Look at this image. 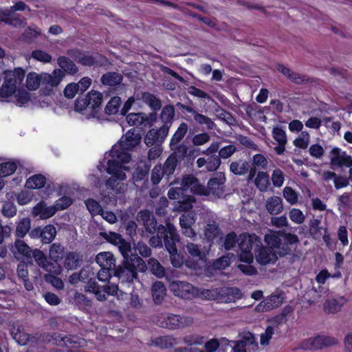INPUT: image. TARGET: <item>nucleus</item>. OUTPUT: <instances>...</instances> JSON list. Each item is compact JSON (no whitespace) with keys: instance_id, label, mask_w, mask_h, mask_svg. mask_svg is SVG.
Segmentation results:
<instances>
[{"instance_id":"79ce46f5","label":"nucleus","mask_w":352,"mask_h":352,"mask_svg":"<svg viewBox=\"0 0 352 352\" xmlns=\"http://www.w3.org/2000/svg\"><path fill=\"white\" fill-rule=\"evenodd\" d=\"M255 185L261 191H265L270 184L269 176L266 172L260 171L255 179Z\"/></svg>"},{"instance_id":"c85d7f7f","label":"nucleus","mask_w":352,"mask_h":352,"mask_svg":"<svg viewBox=\"0 0 352 352\" xmlns=\"http://www.w3.org/2000/svg\"><path fill=\"white\" fill-rule=\"evenodd\" d=\"M137 218L138 221H142L144 226L149 233H153L154 231L152 229L154 230V216L149 210H143L140 211Z\"/></svg>"},{"instance_id":"412c9836","label":"nucleus","mask_w":352,"mask_h":352,"mask_svg":"<svg viewBox=\"0 0 352 352\" xmlns=\"http://www.w3.org/2000/svg\"><path fill=\"white\" fill-rule=\"evenodd\" d=\"M96 261L100 267L107 268V270L116 269V259L113 254L109 252H104L98 254L96 256Z\"/></svg>"},{"instance_id":"052dcab7","label":"nucleus","mask_w":352,"mask_h":352,"mask_svg":"<svg viewBox=\"0 0 352 352\" xmlns=\"http://www.w3.org/2000/svg\"><path fill=\"white\" fill-rule=\"evenodd\" d=\"M44 280L47 283H50L54 287L57 289H63L64 287V283L62 279L54 274H45L44 275Z\"/></svg>"},{"instance_id":"b1692460","label":"nucleus","mask_w":352,"mask_h":352,"mask_svg":"<svg viewBox=\"0 0 352 352\" xmlns=\"http://www.w3.org/2000/svg\"><path fill=\"white\" fill-rule=\"evenodd\" d=\"M65 77V74L60 69H54L52 74H44L42 78V82L45 85H49L52 87L58 86L63 78Z\"/></svg>"},{"instance_id":"3c124183","label":"nucleus","mask_w":352,"mask_h":352,"mask_svg":"<svg viewBox=\"0 0 352 352\" xmlns=\"http://www.w3.org/2000/svg\"><path fill=\"white\" fill-rule=\"evenodd\" d=\"M118 270V267L116 269L113 270H107V268L101 267L97 274V278L98 280L103 283H108L112 276L118 277L116 275V271Z\"/></svg>"},{"instance_id":"de8ad7c7","label":"nucleus","mask_w":352,"mask_h":352,"mask_svg":"<svg viewBox=\"0 0 352 352\" xmlns=\"http://www.w3.org/2000/svg\"><path fill=\"white\" fill-rule=\"evenodd\" d=\"M65 346L67 348L68 352L75 351L81 346V339L73 335L66 336Z\"/></svg>"},{"instance_id":"e2e57ef3","label":"nucleus","mask_w":352,"mask_h":352,"mask_svg":"<svg viewBox=\"0 0 352 352\" xmlns=\"http://www.w3.org/2000/svg\"><path fill=\"white\" fill-rule=\"evenodd\" d=\"M198 179L192 174L184 175L182 179L181 186L183 190L191 189L197 182Z\"/></svg>"},{"instance_id":"6ab92c4d","label":"nucleus","mask_w":352,"mask_h":352,"mask_svg":"<svg viewBox=\"0 0 352 352\" xmlns=\"http://www.w3.org/2000/svg\"><path fill=\"white\" fill-rule=\"evenodd\" d=\"M151 165L144 161H140L137 163L135 171L133 173V179L134 183L142 181H147Z\"/></svg>"},{"instance_id":"9d476101","label":"nucleus","mask_w":352,"mask_h":352,"mask_svg":"<svg viewBox=\"0 0 352 352\" xmlns=\"http://www.w3.org/2000/svg\"><path fill=\"white\" fill-rule=\"evenodd\" d=\"M174 295L186 300H192L199 296V289L185 281L173 282L170 285Z\"/></svg>"},{"instance_id":"0e129e2a","label":"nucleus","mask_w":352,"mask_h":352,"mask_svg":"<svg viewBox=\"0 0 352 352\" xmlns=\"http://www.w3.org/2000/svg\"><path fill=\"white\" fill-rule=\"evenodd\" d=\"M184 340L188 346L201 345L205 342L206 338L202 336L192 334L186 336Z\"/></svg>"},{"instance_id":"f3484780","label":"nucleus","mask_w":352,"mask_h":352,"mask_svg":"<svg viewBox=\"0 0 352 352\" xmlns=\"http://www.w3.org/2000/svg\"><path fill=\"white\" fill-rule=\"evenodd\" d=\"M272 137L278 142V146L274 147V151L278 155H283L285 151V146L287 138L285 131L280 127L276 126L272 130Z\"/></svg>"},{"instance_id":"6e6d98bb","label":"nucleus","mask_w":352,"mask_h":352,"mask_svg":"<svg viewBox=\"0 0 352 352\" xmlns=\"http://www.w3.org/2000/svg\"><path fill=\"white\" fill-rule=\"evenodd\" d=\"M85 205L89 212L93 216L99 214L102 210L99 202L91 198L85 201Z\"/></svg>"},{"instance_id":"5701e85b","label":"nucleus","mask_w":352,"mask_h":352,"mask_svg":"<svg viewBox=\"0 0 352 352\" xmlns=\"http://www.w3.org/2000/svg\"><path fill=\"white\" fill-rule=\"evenodd\" d=\"M34 212L39 214L42 219H47L53 217L57 210L55 205L47 206L43 201L38 203L34 208Z\"/></svg>"},{"instance_id":"7ed1b4c3","label":"nucleus","mask_w":352,"mask_h":352,"mask_svg":"<svg viewBox=\"0 0 352 352\" xmlns=\"http://www.w3.org/2000/svg\"><path fill=\"white\" fill-rule=\"evenodd\" d=\"M118 249L123 256L122 264L118 265V270L116 271V275L119 278H123L126 280H133L137 278V272H144L147 270V265L144 260L137 254H131V245L122 238L118 243Z\"/></svg>"},{"instance_id":"39448f33","label":"nucleus","mask_w":352,"mask_h":352,"mask_svg":"<svg viewBox=\"0 0 352 352\" xmlns=\"http://www.w3.org/2000/svg\"><path fill=\"white\" fill-rule=\"evenodd\" d=\"M67 54L73 58L78 63L85 67H103L109 64L106 56L101 54H89L79 49H69Z\"/></svg>"},{"instance_id":"2f4dec72","label":"nucleus","mask_w":352,"mask_h":352,"mask_svg":"<svg viewBox=\"0 0 352 352\" xmlns=\"http://www.w3.org/2000/svg\"><path fill=\"white\" fill-rule=\"evenodd\" d=\"M187 124L185 122L181 123L170 139V147L171 150H174L175 148L174 146H177L178 143L184 138L187 133Z\"/></svg>"},{"instance_id":"4468645a","label":"nucleus","mask_w":352,"mask_h":352,"mask_svg":"<svg viewBox=\"0 0 352 352\" xmlns=\"http://www.w3.org/2000/svg\"><path fill=\"white\" fill-rule=\"evenodd\" d=\"M285 293L282 291L278 294H272L258 304L255 310L258 312H266L280 307L285 299Z\"/></svg>"},{"instance_id":"338daca9","label":"nucleus","mask_w":352,"mask_h":352,"mask_svg":"<svg viewBox=\"0 0 352 352\" xmlns=\"http://www.w3.org/2000/svg\"><path fill=\"white\" fill-rule=\"evenodd\" d=\"M17 104L21 107L28 103L30 100V95L28 91L23 89H19L15 94Z\"/></svg>"},{"instance_id":"f03ea898","label":"nucleus","mask_w":352,"mask_h":352,"mask_svg":"<svg viewBox=\"0 0 352 352\" xmlns=\"http://www.w3.org/2000/svg\"><path fill=\"white\" fill-rule=\"evenodd\" d=\"M155 248L164 245L173 266L180 268L184 263V256L177 250V244L179 243L180 237L175 226L167 221L166 226L160 225L157 228L155 220Z\"/></svg>"},{"instance_id":"473e14b6","label":"nucleus","mask_w":352,"mask_h":352,"mask_svg":"<svg viewBox=\"0 0 352 352\" xmlns=\"http://www.w3.org/2000/svg\"><path fill=\"white\" fill-rule=\"evenodd\" d=\"M221 233V229L215 221L207 223L204 230L205 237L210 242H212Z\"/></svg>"},{"instance_id":"58836bf2","label":"nucleus","mask_w":352,"mask_h":352,"mask_svg":"<svg viewBox=\"0 0 352 352\" xmlns=\"http://www.w3.org/2000/svg\"><path fill=\"white\" fill-rule=\"evenodd\" d=\"M56 229L52 224L46 225L42 228L41 242L45 244L50 243L56 236Z\"/></svg>"},{"instance_id":"f8f14e48","label":"nucleus","mask_w":352,"mask_h":352,"mask_svg":"<svg viewBox=\"0 0 352 352\" xmlns=\"http://www.w3.org/2000/svg\"><path fill=\"white\" fill-rule=\"evenodd\" d=\"M103 96L98 91L92 90L89 92L85 98L77 99L75 102V108L78 111H82L87 107L96 110L99 108L102 102Z\"/></svg>"},{"instance_id":"cd10ccee","label":"nucleus","mask_w":352,"mask_h":352,"mask_svg":"<svg viewBox=\"0 0 352 352\" xmlns=\"http://www.w3.org/2000/svg\"><path fill=\"white\" fill-rule=\"evenodd\" d=\"M177 165V160L176 157L170 155L165 161L163 167H161L162 176H166L168 182H169L170 177L173 175Z\"/></svg>"},{"instance_id":"9b49d317","label":"nucleus","mask_w":352,"mask_h":352,"mask_svg":"<svg viewBox=\"0 0 352 352\" xmlns=\"http://www.w3.org/2000/svg\"><path fill=\"white\" fill-rule=\"evenodd\" d=\"M338 339L329 336H317L308 339L302 344V349L318 350L338 344Z\"/></svg>"},{"instance_id":"1a4fd4ad","label":"nucleus","mask_w":352,"mask_h":352,"mask_svg":"<svg viewBox=\"0 0 352 352\" xmlns=\"http://www.w3.org/2000/svg\"><path fill=\"white\" fill-rule=\"evenodd\" d=\"M124 164L126 163L116 158L107 161V172L111 175L106 181V186L108 188L115 190L119 184L118 181H123L126 179L124 170H129V167L124 165Z\"/></svg>"},{"instance_id":"680f3d73","label":"nucleus","mask_w":352,"mask_h":352,"mask_svg":"<svg viewBox=\"0 0 352 352\" xmlns=\"http://www.w3.org/2000/svg\"><path fill=\"white\" fill-rule=\"evenodd\" d=\"M31 56L34 59L45 63H50L52 60V56L41 50H33Z\"/></svg>"},{"instance_id":"c9c22d12","label":"nucleus","mask_w":352,"mask_h":352,"mask_svg":"<svg viewBox=\"0 0 352 352\" xmlns=\"http://www.w3.org/2000/svg\"><path fill=\"white\" fill-rule=\"evenodd\" d=\"M176 344V339L172 336L167 335L155 338V346L163 349H172Z\"/></svg>"},{"instance_id":"dca6fc26","label":"nucleus","mask_w":352,"mask_h":352,"mask_svg":"<svg viewBox=\"0 0 352 352\" xmlns=\"http://www.w3.org/2000/svg\"><path fill=\"white\" fill-rule=\"evenodd\" d=\"M83 262V255L77 251H69L65 253L63 266L67 270H74L80 267Z\"/></svg>"},{"instance_id":"6e6552de","label":"nucleus","mask_w":352,"mask_h":352,"mask_svg":"<svg viewBox=\"0 0 352 352\" xmlns=\"http://www.w3.org/2000/svg\"><path fill=\"white\" fill-rule=\"evenodd\" d=\"M261 245L259 238L254 234L243 233L240 234L238 243L240 250V253L239 254V260L241 262L251 264L254 259L252 252L253 246L255 245L258 248Z\"/></svg>"},{"instance_id":"13d9d810","label":"nucleus","mask_w":352,"mask_h":352,"mask_svg":"<svg viewBox=\"0 0 352 352\" xmlns=\"http://www.w3.org/2000/svg\"><path fill=\"white\" fill-rule=\"evenodd\" d=\"M100 235L107 242L115 245H118V243H120V241H122V238L120 234L114 232H101L100 233Z\"/></svg>"},{"instance_id":"a18cd8bd","label":"nucleus","mask_w":352,"mask_h":352,"mask_svg":"<svg viewBox=\"0 0 352 352\" xmlns=\"http://www.w3.org/2000/svg\"><path fill=\"white\" fill-rule=\"evenodd\" d=\"M60 262V261L48 259L43 269L48 272L47 274L59 275L62 272Z\"/></svg>"},{"instance_id":"72a5a7b5","label":"nucleus","mask_w":352,"mask_h":352,"mask_svg":"<svg viewBox=\"0 0 352 352\" xmlns=\"http://www.w3.org/2000/svg\"><path fill=\"white\" fill-rule=\"evenodd\" d=\"M14 248L16 249V252L21 256L26 258L28 261L31 259V254L33 252V250L23 240L16 239L14 241Z\"/></svg>"},{"instance_id":"603ef678","label":"nucleus","mask_w":352,"mask_h":352,"mask_svg":"<svg viewBox=\"0 0 352 352\" xmlns=\"http://www.w3.org/2000/svg\"><path fill=\"white\" fill-rule=\"evenodd\" d=\"M63 248L60 243H52L50 248V259L61 261L63 259Z\"/></svg>"},{"instance_id":"ea45409f","label":"nucleus","mask_w":352,"mask_h":352,"mask_svg":"<svg viewBox=\"0 0 352 352\" xmlns=\"http://www.w3.org/2000/svg\"><path fill=\"white\" fill-rule=\"evenodd\" d=\"M41 82V76L34 72H30L26 78V87L30 91L36 90Z\"/></svg>"},{"instance_id":"69168bd1","label":"nucleus","mask_w":352,"mask_h":352,"mask_svg":"<svg viewBox=\"0 0 352 352\" xmlns=\"http://www.w3.org/2000/svg\"><path fill=\"white\" fill-rule=\"evenodd\" d=\"M2 214L6 217H12L16 214V207L14 203L10 201H6L2 205Z\"/></svg>"},{"instance_id":"c756f323","label":"nucleus","mask_w":352,"mask_h":352,"mask_svg":"<svg viewBox=\"0 0 352 352\" xmlns=\"http://www.w3.org/2000/svg\"><path fill=\"white\" fill-rule=\"evenodd\" d=\"M85 287L86 292L94 294L98 300L106 299L105 294L102 292V287L98 285L94 276L86 283Z\"/></svg>"},{"instance_id":"4be33fe9","label":"nucleus","mask_w":352,"mask_h":352,"mask_svg":"<svg viewBox=\"0 0 352 352\" xmlns=\"http://www.w3.org/2000/svg\"><path fill=\"white\" fill-rule=\"evenodd\" d=\"M276 69L280 73L286 76L294 83L302 84L306 80L305 76L292 72L289 68L283 64H278Z\"/></svg>"},{"instance_id":"e433bc0d","label":"nucleus","mask_w":352,"mask_h":352,"mask_svg":"<svg viewBox=\"0 0 352 352\" xmlns=\"http://www.w3.org/2000/svg\"><path fill=\"white\" fill-rule=\"evenodd\" d=\"M41 34V29L36 27L33 28L29 26L24 30L21 34V39L25 43H31L37 38Z\"/></svg>"},{"instance_id":"8fccbe9b","label":"nucleus","mask_w":352,"mask_h":352,"mask_svg":"<svg viewBox=\"0 0 352 352\" xmlns=\"http://www.w3.org/2000/svg\"><path fill=\"white\" fill-rule=\"evenodd\" d=\"M195 221V214L192 211L184 212L179 217V224L181 227L192 226Z\"/></svg>"},{"instance_id":"4d7b16f0","label":"nucleus","mask_w":352,"mask_h":352,"mask_svg":"<svg viewBox=\"0 0 352 352\" xmlns=\"http://www.w3.org/2000/svg\"><path fill=\"white\" fill-rule=\"evenodd\" d=\"M166 287L161 281H155V305L160 304L166 295Z\"/></svg>"},{"instance_id":"f257e3e1","label":"nucleus","mask_w":352,"mask_h":352,"mask_svg":"<svg viewBox=\"0 0 352 352\" xmlns=\"http://www.w3.org/2000/svg\"><path fill=\"white\" fill-rule=\"evenodd\" d=\"M265 241L267 247L261 246L256 250L255 249V258L258 263L266 265L270 263H275L277 259V254L274 249L278 250V254L283 257L291 254L292 250L291 246L296 245L299 242L296 234L287 232L285 230L273 231L265 236Z\"/></svg>"},{"instance_id":"393cba45","label":"nucleus","mask_w":352,"mask_h":352,"mask_svg":"<svg viewBox=\"0 0 352 352\" xmlns=\"http://www.w3.org/2000/svg\"><path fill=\"white\" fill-rule=\"evenodd\" d=\"M265 207L270 214H278L283 210V199L278 196H272L267 199Z\"/></svg>"},{"instance_id":"5fc2aeb1","label":"nucleus","mask_w":352,"mask_h":352,"mask_svg":"<svg viewBox=\"0 0 352 352\" xmlns=\"http://www.w3.org/2000/svg\"><path fill=\"white\" fill-rule=\"evenodd\" d=\"M170 126H171L162 124L158 129H155V145L162 144L165 140Z\"/></svg>"},{"instance_id":"a19ab883","label":"nucleus","mask_w":352,"mask_h":352,"mask_svg":"<svg viewBox=\"0 0 352 352\" xmlns=\"http://www.w3.org/2000/svg\"><path fill=\"white\" fill-rule=\"evenodd\" d=\"M121 102V98L119 96L111 98L104 108L105 113L109 116L116 114L119 111Z\"/></svg>"},{"instance_id":"a878e982","label":"nucleus","mask_w":352,"mask_h":352,"mask_svg":"<svg viewBox=\"0 0 352 352\" xmlns=\"http://www.w3.org/2000/svg\"><path fill=\"white\" fill-rule=\"evenodd\" d=\"M122 74L115 72H109L101 76L100 82L105 86L116 87L122 82Z\"/></svg>"},{"instance_id":"bb28decb","label":"nucleus","mask_w":352,"mask_h":352,"mask_svg":"<svg viewBox=\"0 0 352 352\" xmlns=\"http://www.w3.org/2000/svg\"><path fill=\"white\" fill-rule=\"evenodd\" d=\"M47 179L42 174H35L30 177L25 182V186L28 189H41L46 184Z\"/></svg>"},{"instance_id":"ddd939ff","label":"nucleus","mask_w":352,"mask_h":352,"mask_svg":"<svg viewBox=\"0 0 352 352\" xmlns=\"http://www.w3.org/2000/svg\"><path fill=\"white\" fill-rule=\"evenodd\" d=\"M126 120L129 126L145 130L152 126L154 122V111L150 113L149 116L143 113H131L126 116Z\"/></svg>"},{"instance_id":"423d86ee","label":"nucleus","mask_w":352,"mask_h":352,"mask_svg":"<svg viewBox=\"0 0 352 352\" xmlns=\"http://www.w3.org/2000/svg\"><path fill=\"white\" fill-rule=\"evenodd\" d=\"M155 318V324L170 330H176L190 327L194 322L192 317L187 316H182L168 312L162 313Z\"/></svg>"},{"instance_id":"c03bdc74","label":"nucleus","mask_w":352,"mask_h":352,"mask_svg":"<svg viewBox=\"0 0 352 352\" xmlns=\"http://www.w3.org/2000/svg\"><path fill=\"white\" fill-rule=\"evenodd\" d=\"M194 120L199 125H205L208 130H213L216 127L215 123L210 118L198 112L194 116Z\"/></svg>"},{"instance_id":"49530a36","label":"nucleus","mask_w":352,"mask_h":352,"mask_svg":"<svg viewBox=\"0 0 352 352\" xmlns=\"http://www.w3.org/2000/svg\"><path fill=\"white\" fill-rule=\"evenodd\" d=\"M30 256L31 259H29L28 261L30 264H33L32 258H34L36 264L41 268H43V267L45 266V263L48 260V258H47L46 255L43 253V252L39 249L33 250V252Z\"/></svg>"},{"instance_id":"20e7f679","label":"nucleus","mask_w":352,"mask_h":352,"mask_svg":"<svg viewBox=\"0 0 352 352\" xmlns=\"http://www.w3.org/2000/svg\"><path fill=\"white\" fill-rule=\"evenodd\" d=\"M140 140V135L135 133L134 129H130L126 133L124 140L120 142V146H113L112 147L109 155L122 162L129 163L131 160V155L128 151L138 146Z\"/></svg>"},{"instance_id":"bf43d9fd","label":"nucleus","mask_w":352,"mask_h":352,"mask_svg":"<svg viewBox=\"0 0 352 352\" xmlns=\"http://www.w3.org/2000/svg\"><path fill=\"white\" fill-rule=\"evenodd\" d=\"M239 243V238L234 232H230L226 236L223 247L226 250H230Z\"/></svg>"},{"instance_id":"aec40b11","label":"nucleus","mask_w":352,"mask_h":352,"mask_svg":"<svg viewBox=\"0 0 352 352\" xmlns=\"http://www.w3.org/2000/svg\"><path fill=\"white\" fill-rule=\"evenodd\" d=\"M57 63L60 67V70L63 71L65 74H67L74 76L78 72V68L75 63L67 56H60L57 59Z\"/></svg>"},{"instance_id":"4c0bfd02","label":"nucleus","mask_w":352,"mask_h":352,"mask_svg":"<svg viewBox=\"0 0 352 352\" xmlns=\"http://www.w3.org/2000/svg\"><path fill=\"white\" fill-rule=\"evenodd\" d=\"M175 108L171 104L164 106L160 114V120L163 124L171 126L175 116Z\"/></svg>"},{"instance_id":"7c9ffc66","label":"nucleus","mask_w":352,"mask_h":352,"mask_svg":"<svg viewBox=\"0 0 352 352\" xmlns=\"http://www.w3.org/2000/svg\"><path fill=\"white\" fill-rule=\"evenodd\" d=\"M31 228V220L28 217L22 218L16 223L15 236L17 239H23L29 232Z\"/></svg>"},{"instance_id":"f704fd0d","label":"nucleus","mask_w":352,"mask_h":352,"mask_svg":"<svg viewBox=\"0 0 352 352\" xmlns=\"http://www.w3.org/2000/svg\"><path fill=\"white\" fill-rule=\"evenodd\" d=\"M249 168L250 162L247 161L232 162L230 165V171L236 175H245L248 172Z\"/></svg>"},{"instance_id":"09e8293b","label":"nucleus","mask_w":352,"mask_h":352,"mask_svg":"<svg viewBox=\"0 0 352 352\" xmlns=\"http://www.w3.org/2000/svg\"><path fill=\"white\" fill-rule=\"evenodd\" d=\"M17 168L14 162H7L0 164V177H6L12 175Z\"/></svg>"},{"instance_id":"2eb2a0df","label":"nucleus","mask_w":352,"mask_h":352,"mask_svg":"<svg viewBox=\"0 0 352 352\" xmlns=\"http://www.w3.org/2000/svg\"><path fill=\"white\" fill-rule=\"evenodd\" d=\"M331 164L338 167H352V156L342 151L338 147L333 148L331 151Z\"/></svg>"},{"instance_id":"0eeeda50","label":"nucleus","mask_w":352,"mask_h":352,"mask_svg":"<svg viewBox=\"0 0 352 352\" xmlns=\"http://www.w3.org/2000/svg\"><path fill=\"white\" fill-rule=\"evenodd\" d=\"M4 75V81L0 87V96L8 98L16 92L17 85H21L25 78V72L23 68L17 67L14 71H5Z\"/></svg>"},{"instance_id":"37998d69","label":"nucleus","mask_w":352,"mask_h":352,"mask_svg":"<svg viewBox=\"0 0 352 352\" xmlns=\"http://www.w3.org/2000/svg\"><path fill=\"white\" fill-rule=\"evenodd\" d=\"M186 250L189 255L193 258H197L199 260H203L206 257V254L201 249V245L193 243H188Z\"/></svg>"},{"instance_id":"864d4df0","label":"nucleus","mask_w":352,"mask_h":352,"mask_svg":"<svg viewBox=\"0 0 352 352\" xmlns=\"http://www.w3.org/2000/svg\"><path fill=\"white\" fill-rule=\"evenodd\" d=\"M11 334L13 339H14L17 343L20 345H25L29 341V335L24 331H21L19 328L17 329H12Z\"/></svg>"},{"instance_id":"774afa93","label":"nucleus","mask_w":352,"mask_h":352,"mask_svg":"<svg viewBox=\"0 0 352 352\" xmlns=\"http://www.w3.org/2000/svg\"><path fill=\"white\" fill-rule=\"evenodd\" d=\"M289 219L297 224H301L305 221V215L298 208H292L289 212Z\"/></svg>"},{"instance_id":"a211bd4d","label":"nucleus","mask_w":352,"mask_h":352,"mask_svg":"<svg viewBox=\"0 0 352 352\" xmlns=\"http://www.w3.org/2000/svg\"><path fill=\"white\" fill-rule=\"evenodd\" d=\"M226 182L224 175L219 177L210 178L207 184L206 190L208 192V195L210 194L213 195L219 196L223 193L222 186Z\"/></svg>"}]
</instances>
